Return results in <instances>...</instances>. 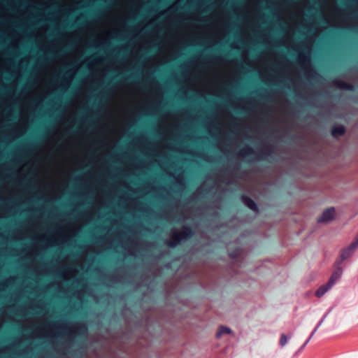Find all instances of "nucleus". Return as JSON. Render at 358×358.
Instances as JSON below:
<instances>
[{
	"mask_svg": "<svg viewBox=\"0 0 358 358\" xmlns=\"http://www.w3.org/2000/svg\"><path fill=\"white\" fill-rule=\"evenodd\" d=\"M192 234V231L188 227H185L180 232H174L173 234L171 241L167 242V245L170 247H175L181 241L189 238Z\"/></svg>",
	"mask_w": 358,
	"mask_h": 358,
	"instance_id": "obj_1",
	"label": "nucleus"
},
{
	"mask_svg": "<svg viewBox=\"0 0 358 358\" xmlns=\"http://www.w3.org/2000/svg\"><path fill=\"white\" fill-rule=\"evenodd\" d=\"M357 248L358 241L355 238L354 241L348 247L345 248L341 250L340 257L338 259V263L341 264L344 260L350 257Z\"/></svg>",
	"mask_w": 358,
	"mask_h": 358,
	"instance_id": "obj_2",
	"label": "nucleus"
},
{
	"mask_svg": "<svg viewBox=\"0 0 358 358\" xmlns=\"http://www.w3.org/2000/svg\"><path fill=\"white\" fill-rule=\"evenodd\" d=\"M336 211L334 208H327L317 219V222L320 223H328L334 219Z\"/></svg>",
	"mask_w": 358,
	"mask_h": 358,
	"instance_id": "obj_3",
	"label": "nucleus"
},
{
	"mask_svg": "<svg viewBox=\"0 0 358 358\" xmlns=\"http://www.w3.org/2000/svg\"><path fill=\"white\" fill-rule=\"evenodd\" d=\"M333 287L329 282L317 289L315 292L316 296L320 298L323 296Z\"/></svg>",
	"mask_w": 358,
	"mask_h": 358,
	"instance_id": "obj_4",
	"label": "nucleus"
},
{
	"mask_svg": "<svg viewBox=\"0 0 358 358\" xmlns=\"http://www.w3.org/2000/svg\"><path fill=\"white\" fill-rule=\"evenodd\" d=\"M343 274L341 268H338L331 275L329 280L328 281L331 285H334L336 282L341 278Z\"/></svg>",
	"mask_w": 358,
	"mask_h": 358,
	"instance_id": "obj_5",
	"label": "nucleus"
},
{
	"mask_svg": "<svg viewBox=\"0 0 358 358\" xmlns=\"http://www.w3.org/2000/svg\"><path fill=\"white\" fill-rule=\"evenodd\" d=\"M232 334V331L229 327L225 326H220L216 333V338H220L223 335Z\"/></svg>",
	"mask_w": 358,
	"mask_h": 358,
	"instance_id": "obj_6",
	"label": "nucleus"
},
{
	"mask_svg": "<svg viewBox=\"0 0 358 358\" xmlns=\"http://www.w3.org/2000/svg\"><path fill=\"white\" fill-rule=\"evenodd\" d=\"M242 200L243 201V203L250 209L256 211L257 210V206L256 205V203H255V201L251 199L250 198L248 197V196H243L242 197Z\"/></svg>",
	"mask_w": 358,
	"mask_h": 358,
	"instance_id": "obj_7",
	"label": "nucleus"
},
{
	"mask_svg": "<svg viewBox=\"0 0 358 358\" xmlns=\"http://www.w3.org/2000/svg\"><path fill=\"white\" fill-rule=\"evenodd\" d=\"M331 133L334 136L343 135L345 133V127L342 125H336L333 127Z\"/></svg>",
	"mask_w": 358,
	"mask_h": 358,
	"instance_id": "obj_8",
	"label": "nucleus"
},
{
	"mask_svg": "<svg viewBox=\"0 0 358 358\" xmlns=\"http://www.w3.org/2000/svg\"><path fill=\"white\" fill-rule=\"evenodd\" d=\"M337 86L339 88L344 89V90H351L352 89V87L350 85L345 83L344 82H338Z\"/></svg>",
	"mask_w": 358,
	"mask_h": 358,
	"instance_id": "obj_9",
	"label": "nucleus"
},
{
	"mask_svg": "<svg viewBox=\"0 0 358 358\" xmlns=\"http://www.w3.org/2000/svg\"><path fill=\"white\" fill-rule=\"evenodd\" d=\"M320 327H317V326L315 327V328L314 329V330L313 331V332L311 333V334L310 335L309 338L307 339V341L304 343V344L302 345L301 347V349H303L308 343L309 341H310V339L313 338V336H314V334L316 333V331H317V329H319Z\"/></svg>",
	"mask_w": 358,
	"mask_h": 358,
	"instance_id": "obj_10",
	"label": "nucleus"
},
{
	"mask_svg": "<svg viewBox=\"0 0 358 358\" xmlns=\"http://www.w3.org/2000/svg\"><path fill=\"white\" fill-rule=\"evenodd\" d=\"M288 338L287 336L282 334L280 336V344L281 346H285L287 343Z\"/></svg>",
	"mask_w": 358,
	"mask_h": 358,
	"instance_id": "obj_11",
	"label": "nucleus"
},
{
	"mask_svg": "<svg viewBox=\"0 0 358 358\" xmlns=\"http://www.w3.org/2000/svg\"><path fill=\"white\" fill-rule=\"evenodd\" d=\"M325 317L326 316H324L319 322L318 324H317V327H320V326L322 324V323L324 322V320H325Z\"/></svg>",
	"mask_w": 358,
	"mask_h": 358,
	"instance_id": "obj_12",
	"label": "nucleus"
}]
</instances>
